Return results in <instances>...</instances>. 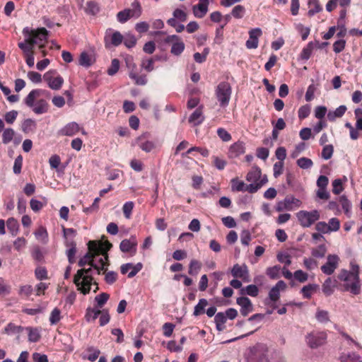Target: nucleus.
<instances>
[{
  "instance_id": "obj_43",
  "label": "nucleus",
  "mask_w": 362,
  "mask_h": 362,
  "mask_svg": "<svg viewBox=\"0 0 362 362\" xmlns=\"http://www.w3.org/2000/svg\"><path fill=\"white\" fill-rule=\"evenodd\" d=\"M101 311L99 309L88 308L86 310L85 318L87 322L94 321L98 318Z\"/></svg>"
},
{
  "instance_id": "obj_14",
  "label": "nucleus",
  "mask_w": 362,
  "mask_h": 362,
  "mask_svg": "<svg viewBox=\"0 0 362 362\" xmlns=\"http://www.w3.org/2000/svg\"><path fill=\"white\" fill-rule=\"evenodd\" d=\"M150 134L144 133L136 138V144L144 152L150 153L156 148L154 141L149 139Z\"/></svg>"
},
{
  "instance_id": "obj_13",
  "label": "nucleus",
  "mask_w": 362,
  "mask_h": 362,
  "mask_svg": "<svg viewBox=\"0 0 362 362\" xmlns=\"http://www.w3.org/2000/svg\"><path fill=\"white\" fill-rule=\"evenodd\" d=\"M301 204V202L295 198L293 196L286 197L284 200L279 201L276 206V210L277 211H291L293 209V206L296 207H299Z\"/></svg>"
},
{
  "instance_id": "obj_7",
  "label": "nucleus",
  "mask_w": 362,
  "mask_h": 362,
  "mask_svg": "<svg viewBox=\"0 0 362 362\" xmlns=\"http://www.w3.org/2000/svg\"><path fill=\"white\" fill-rule=\"evenodd\" d=\"M296 218L303 228H309L320 218L317 209L312 211L301 210L296 213Z\"/></svg>"
},
{
  "instance_id": "obj_51",
  "label": "nucleus",
  "mask_w": 362,
  "mask_h": 362,
  "mask_svg": "<svg viewBox=\"0 0 362 362\" xmlns=\"http://www.w3.org/2000/svg\"><path fill=\"white\" fill-rule=\"evenodd\" d=\"M281 267L275 265L274 267H268L266 270L267 275L272 279H276L279 277Z\"/></svg>"
},
{
  "instance_id": "obj_38",
  "label": "nucleus",
  "mask_w": 362,
  "mask_h": 362,
  "mask_svg": "<svg viewBox=\"0 0 362 362\" xmlns=\"http://www.w3.org/2000/svg\"><path fill=\"white\" fill-rule=\"evenodd\" d=\"M208 305V300L205 298L199 299L198 303L194 306L193 315L199 316L205 313V308Z\"/></svg>"
},
{
  "instance_id": "obj_45",
  "label": "nucleus",
  "mask_w": 362,
  "mask_h": 362,
  "mask_svg": "<svg viewBox=\"0 0 362 362\" xmlns=\"http://www.w3.org/2000/svg\"><path fill=\"white\" fill-rule=\"evenodd\" d=\"M16 136V132L12 128H6L2 134V142L4 144L10 143Z\"/></svg>"
},
{
  "instance_id": "obj_33",
  "label": "nucleus",
  "mask_w": 362,
  "mask_h": 362,
  "mask_svg": "<svg viewBox=\"0 0 362 362\" xmlns=\"http://www.w3.org/2000/svg\"><path fill=\"white\" fill-rule=\"evenodd\" d=\"M318 44H319V42L317 41L308 42L307 46L303 49V50L300 53V58L303 60H305V61L309 59V58L310 57V56L312 54L313 50L314 49V48L315 47H317V45Z\"/></svg>"
},
{
  "instance_id": "obj_35",
  "label": "nucleus",
  "mask_w": 362,
  "mask_h": 362,
  "mask_svg": "<svg viewBox=\"0 0 362 362\" xmlns=\"http://www.w3.org/2000/svg\"><path fill=\"white\" fill-rule=\"evenodd\" d=\"M340 362H362L361 357L354 353L342 354L339 357Z\"/></svg>"
},
{
  "instance_id": "obj_20",
  "label": "nucleus",
  "mask_w": 362,
  "mask_h": 362,
  "mask_svg": "<svg viewBox=\"0 0 362 362\" xmlns=\"http://www.w3.org/2000/svg\"><path fill=\"white\" fill-rule=\"evenodd\" d=\"M236 303L240 306V313L243 316L245 317L249 313L252 312L253 305L250 298L247 297L242 296L236 299Z\"/></svg>"
},
{
  "instance_id": "obj_28",
  "label": "nucleus",
  "mask_w": 362,
  "mask_h": 362,
  "mask_svg": "<svg viewBox=\"0 0 362 362\" xmlns=\"http://www.w3.org/2000/svg\"><path fill=\"white\" fill-rule=\"evenodd\" d=\"M319 286L317 284H309L301 288L300 293L303 295V298L310 299L313 293L316 292Z\"/></svg>"
},
{
  "instance_id": "obj_46",
  "label": "nucleus",
  "mask_w": 362,
  "mask_h": 362,
  "mask_svg": "<svg viewBox=\"0 0 362 362\" xmlns=\"http://www.w3.org/2000/svg\"><path fill=\"white\" fill-rule=\"evenodd\" d=\"M87 356L85 357L88 361L93 362L95 361L99 356L100 354V351L95 348L94 346H89L86 349Z\"/></svg>"
},
{
  "instance_id": "obj_34",
  "label": "nucleus",
  "mask_w": 362,
  "mask_h": 362,
  "mask_svg": "<svg viewBox=\"0 0 362 362\" xmlns=\"http://www.w3.org/2000/svg\"><path fill=\"white\" fill-rule=\"evenodd\" d=\"M308 4L309 6L308 16L309 17H312L322 11V7L320 6L318 0H308Z\"/></svg>"
},
{
  "instance_id": "obj_15",
  "label": "nucleus",
  "mask_w": 362,
  "mask_h": 362,
  "mask_svg": "<svg viewBox=\"0 0 362 362\" xmlns=\"http://www.w3.org/2000/svg\"><path fill=\"white\" fill-rule=\"evenodd\" d=\"M339 257L337 255H329L327 257V262L321 267V271L326 275H332L338 267Z\"/></svg>"
},
{
  "instance_id": "obj_52",
  "label": "nucleus",
  "mask_w": 362,
  "mask_h": 362,
  "mask_svg": "<svg viewBox=\"0 0 362 362\" xmlns=\"http://www.w3.org/2000/svg\"><path fill=\"white\" fill-rule=\"evenodd\" d=\"M35 238L41 240L44 243H47L48 240V233L45 228L40 227L35 232Z\"/></svg>"
},
{
  "instance_id": "obj_5",
  "label": "nucleus",
  "mask_w": 362,
  "mask_h": 362,
  "mask_svg": "<svg viewBox=\"0 0 362 362\" xmlns=\"http://www.w3.org/2000/svg\"><path fill=\"white\" fill-rule=\"evenodd\" d=\"M268 182L267 176H264L259 183H250L245 185L242 180L238 178H233L231 180V189L233 192H245L247 191L251 194L257 192L260 188L262 187Z\"/></svg>"
},
{
  "instance_id": "obj_61",
  "label": "nucleus",
  "mask_w": 362,
  "mask_h": 362,
  "mask_svg": "<svg viewBox=\"0 0 362 362\" xmlns=\"http://www.w3.org/2000/svg\"><path fill=\"white\" fill-rule=\"evenodd\" d=\"M327 226L330 233L338 231L340 228V221L337 218H332L329 220Z\"/></svg>"
},
{
  "instance_id": "obj_8",
  "label": "nucleus",
  "mask_w": 362,
  "mask_h": 362,
  "mask_svg": "<svg viewBox=\"0 0 362 362\" xmlns=\"http://www.w3.org/2000/svg\"><path fill=\"white\" fill-rule=\"evenodd\" d=\"M95 255L88 252L83 256L78 261V264L80 267H83L87 264H90L96 271V274H100L103 270H107L106 263L104 262L103 257H100L98 262L96 263L95 260Z\"/></svg>"
},
{
  "instance_id": "obj_25",
  "label": "nucleus",
  "mask_w": 362,
  "mask_h": 362,
  "mask_svg": "<svg viewBox=\"0 0 362 362\" xmlns=\"http://www.w3.org/2000/svg\"><path fill=\"white\" fill-rule=\"evenodd\" d=\"M79 125L75 122H71L68 123L66 126H64L60 130V133L64 136H71L76 134L78 132H79Z\"/></svg>"
},
{
  "instance_id": "obj_49",
  "label": "nucleus",
  "mask_w": 362,
  "mask_h": 362,
  "mask_svg": "<svg viewBox=\"0 0 362 362\" xmlns=\"http://www.w3.org/2000/svg\"><path fill=\"white\" fill-rule=\"evenodd\" d=\"M334 146L332 144L325 145L321 152V157L324 160H329L332 157Z\"/></svg>"
},
{
  "instance_id": "obj_54",
  "label": "nucleus",
  "mask_w": 362,
  "mask_h": 362,
  "mask_svg": "<svg viewBox=\"0 0 362 362\" xmlns=\"http://www.w3.org/2000/svg\"><path fill=\"white\" fill-rule=\"evenodd\" d=\"M110 296L107 293H101L95 297V301L97 303V307L101 308L107 303Z\"/></svg>"
},
{
  "instance_id": "obj_48",
  "label": "nucleus",
  "mask_w": 362,
  "mask_h": 362,
  "mask_svg": "<svg viewBox=\"0 0 362 362\" xmlns=\"http://www.w3.org/2000/svg\"><path fill=\"white\" fill-rule=\"evenodd\" d=\"M297 165L301 169H309L313 167V162L310 158L302 157L297 160Z\"/></svg>"
},
{
  "instance_id": "obj_58",
  "label": "nucleus",
  "mask_w": 362,
  "mask_h": 362,
  "mask_svg": "<svg viewBox=\"0 0 362 362\" xmlns=\"http://www.w3.org/2000/svg\"><path fill=\"white\" fill-rule=\"evenodd\" d=\"M245 13V7L242 5H237L233 8V10L231 11V15L234 18L239 19V18H242L244 16Z\"/></svg>"
},
{
  "instance_id": "obj_44",
  "label": "nucleus",
  "mask_w": 362,
  "mask_h": 362,
  "mask_svg": "<svg viewBox=\"0 0 362 362\" xmlns=\"http://www.w3.org/2000/svg\"><path fill=\"white\" fill-rule=\"evenodd\" d=\"M129 76L130 78L135 81L136 85L144 86L147 83L146 76L145 75L138 76L137 74L133 70L129 71Z\"/></svg>"
},
{
  "instance_id": "obj_40",
  "label": "nucleus",
  "mask_w": 362,
  "mask_h": 362,
  "mask_svg": "<svg viewBox=\"0 0 362 362\" xmlns=\"http://www.w3.org/2000/svg\"><path fill=\"white\" fill-rule=\"evenodd\" d=\"M7 228L13 236L18 234L19 230V224L18 221L14 218H9L6 221Z\"/></svg>"
},
{
  "instance_id": "obj_60",
  "label": "nucleus",
  "mask_w": 362,
  "mask_h": 362,
  "mask_svg": "<svg viewBox=\"0 0 362 362\" xmlns=\"http://www.w3.org/2000/svg\"><path fill=\"white\" fill-rule=\"evenodd\" d=\"M310 113V105L308 104L301 106L298 111V115L300 119L307 118L309 116Z\"/></svg>"
},
{
  "instance_id": "obj_21",
  "label": "nucleus",
  "mask_w": 362,
  "mask_h": 362,
  "mask_svg": "<svg viewBox=\"0 0 362 362\" xmlns=\"http://www.w3.org/2000/svg\"><path fill=\"white\" fill-rule=\"evenodd\" d=\"M267 176L266 175H262L261 169L257 166L254 165L252 169L247 173L246 175V180L251 183H259L263 177Z\"/></svg>"
},
{
  "instance_id": "obj_26",
  "label": "nucleus",
  "mask_w": 362,
  "mask_h": 362,
  "mask_svg": "<svg viewBox=\"0 0 362 362\" xmlns=\"http://www.w3.org/2000/svg\"><path fill=\"white\" fill-rule=\"evenodd\" d=\"M337 280H332L330 277L327 278L322 286V292L325 296H331L334 293V288L337 286Z\"/></svg>"
},
{
  "instance_id": "obj_55",
  "label": "nucleus",
  "mask_w": 362,
  "mask_h": 362,
  "mask_svg": "<svg viewBox=\"0 0 362 362\" xmlns=\"http://www.w3.org/2000/svg\"><path fill=\"white\" fill-rule=\"evenodd\" d=\"M295 28L296 30L301 35V37L303 40H305L310 32V29L308 27H305L301 23H297L295 25Z\"/></svg>"
},
{
  "instance_id": "obj_11",
  "label": "nucleus",
  "mask_w": 362,
  "mask_h": 362,
  "mask_svg": "<svg viewBox=\"0 0 362 362\" xmlns=\"http://www.w3.org/2000/svg\"><path fill=\"white\" fill-rule=\"evenodd\" d=\"M327 340V334L325 332H312L305 336L307 345L311 349L317 347L325 344Z\"/></svg>"
},
{
  "instance_id": "obj_32",
  "label": "nucleus",
  "mask_w": 362,
  "mask_h": 362,
  "mask_svg": "<svg viewBox=\"0 0 362 362\" xmlns=\"http://www.w3.org/2000/svg\"><path fill=\"white\" fill-rule=\"evenodd\" d=\"M25 330L28 332V341L30 342H37L40 338V330L37 327H26Z\"/></svg>"
},
{
  "instance_id": "obj_24",
  "label": "nucleus",
  "mask_w": 362,
  "mask_h": 362,
  "mask_svg": "<svg viewBox=\"0 0 362 362\" xmlns=\"http://www.w3.org/2000/svg\"><path fill=\"white\" fill-rule=\"evenodd\" d=\"M204 120V116L202 112V107H197L189 116V122L192 124L194 126L201 124Z\"/></svg>"
},
{
  "instance_id": "obj_10",
  "label": "nucleus",
  "mask_w": 362,
  "mask_h": 362,
  "mask_svg": "<svg viewBox=\"0 0 362 362\" xmlns=\"http://www.w3.org/2000/svg\"><path fill=\"white\" fill-rule=\"evenodd\" d=\"M124 36L117 30L112 28L106 30L104 36V42L106 48L118 47L123 41Z\"/></svg>"
},
{
  "instance_id": "obj_6",
  "label": "nucleus",
  "mask_w": 362,
  "mask_h": 362,
  "mask_svg": "<svg viewBox=\"0 0 362 362\" xmlns=\"http://www.w3.org/2000/svg\"><path fill=\"white\" fill-rule=\"evenodd\" d=\"M232 94V88L229 83L223 81L218 83L215 90V95L219 105L222 107L228 105Z\"/></svg>"
},
{
  "instance_id": "obj_2",
  "label": "nucleus",
  "mask_w": 362,
  "mask_h": 362,
  "mask_svg": "<svg viewBox=\"0 0 362 362\" xmlns=\"http://www.w3.org/2000/svg\"><path fill=\"white\" fill-rule=\"evenodd\" d=\"M47 91L42 89H34L31 90L24 99V103L37 115H42L48 111V103L44 99L38 100L35 103L37 98L43 95Z\"/></svg>"
},
{
  "instance_id": "obj_1",
  "label": "nucleus",
  "mask_w": 362,
  "mask_h": 362,
  "mask_svg": "<svg viewBox=\"0 0 362 362\" xmlns=\"http://www.w3.org/2000/svg\"><path fill=\"white\" fill-rule=\"evenodd\" d=\"M350 270L342 269L337 275V279L342 282L340 285L342 291L350 292L357 296L361 293V285L359 277V266L354 262H350Z\"/></svg>"
},
{
  "instance_id": "obj_31",
  "label": "nucleus",
  "mask_w": 362,
  "mask_h": 362,
  "mask_svg": "<svg viewBox=\"0 0 362 362\" xmlns=\"http://www.w3.org/2000/svg\"><path fill=\"white\" fill-rule=\"evenodd\" d=\"M136 13L134 10L129 8L124 9L117 13V20L120 23H126L130 18L133 17Z\"/></svg>"
},
{
  "instance_id": "obj_3",
  "label": "nucleus",
  "mask_w": 362,
  "mask_h": 362,
  "mask_svg": "<svg viewBox=\"0 0 362 362\" xmlns=\"http://www.w3.org/2000/svg\"><path fill=\"white\" fill-rule=\"evenodd\" d=\"M93 267L88 269L82 268L78 269L74 277V283L84 295L88 294L90 291V286L93 282Z\"/></svg>"
},
{
  "instance_id": "obj_39",
  "label": "nucleus",
  "mask_w": 362,
  "mask_h": 362,
  "mask_svg": "<svg viewBox=\"0 0 362 362\" xmlns=\"http://www.w3.org/2000/svg\"><path fill=\"white\" fill-rule=\"evenodd\" d=\"M25 327L22 326H18L14 325L12 322H9L4 328V332L8 335L14 334H20L23 330H25Z\"/></svg>"
},
{
  "instance_id": "obj_22",
  "label": "nucleus",
  "mask_w": 362,
  "mask_h": 362,
  "mask_svg": "<svg viewBox=\"0 0 362 362\" xmlns=\"http://www.w3.org/2000/svg\"><path fill=\"white\" fill-rule=\"evenodd\" d=\"M137 243L134 238L123 240L119 245V249L123 252H131L134 255L136 252Z\"/></svg>"
},
{
  "instance_id": "obj_63",
  "label": "nucleus",
  "mask_w": 362,
  "mask_h": 362,
  "mask_svg": "<svg viewBox=\"0 0 362 362\" xmlns=\"http://www.w3.org/2000/svg\"><path fill=\"white\" fill-rule=\"evenodd\" d=\"M356 128L362 131V108L358 107L354 110Z\"/></svg>"
},
{
  "instance_id": "obj_16",
  "label": "nucleus",
  "mask_w": 362,
  "mask_h": 362,
  "mask_svg": "<svg viewBox=\"0 0 362 362\" xmlns=\"http://www.w3.org/2000/svg\"><path fill=\"white\" fill-rule=\"evenodd\" d=\"M230 273L234 278L241 279L244 282L250 281L249 269L245 264L242 265L238 264H234L230 270Z\"/></svg>"
},
{
  "instance_id": "obj_56",
  "label": "nucleus",
  "mask_w": 362,
  "mask_h": 362,
  "mask_svg": "<svg viewBox=\"0 0 362 362\" xmlns=\"http://www.w3.org/2000/svg\"><path fill=\"white\" fill-rule=\"evenodd\" d=\"M339 203L341 204L342 209L344 211V213L349 216L350 214V209L351 208V204L349 199L346 198V196L342 195L339 197Z\"/></svg>"
},
{
  "instance_id": "obj_64",
  "label": "nucleus",
  "mask_w": 362,
  "mask_h": 362,
  "mask_svg": "<svg viewBox=\"0 0 362 362\" xmlns=\"http://www.w3.org/2000/svg\"><path fill=\"white\" fill-rule=\"evenodd\" d=\"M326 251V247L325 245H320L317 248L313 249L311 254L315 257L322 258L325 257Z\"/></svg>"
},
{
  "instance_id": "obj_47",
  "label": "nucleus",
  "mask_w": 362,
  "mask_h": 362,
  "mask_svg": "<svg viewBox=\"0 0 362 362\" xmlns=\"http://www.w3.org/2000/svg\"><path fill=\"white\" fill-rule=\"evenodd\" d=\"M315 318L320 323H327L329 321V313L325 310L317 309Z\"/></svg>"
},
{
  "instance_id": "obj_19",
  "label": "nucleus",
  "mask_w": 362,
  "mask_h": 362,
  "mask_svg": "<svg viewBox=\"0 0 362 362\" xmlns=\"http://www.w3.org/2000/svg\"><path fill=\"white\" fill-rule=\"evenodd\" d=\"M262 30L259 28H252L249 31V39L245 46L247 49H256L258 47L259 37L262 35Z\"/></svg>"
},
{
  "instance_id": "obj_30",
  "label": "nucleus",
  "mask_w": 362,
  "mask_h": 362,
  "mask_svg": "<svg viewBox=\"0 0 362 362\" xmlns=\"http://www.w3.org/2000/svg\"><path fill=\"white\" fill-rule=\"evenodd\" d=\"M346 110V106L341 105L339 106L335 110L329 111L327 113V119L329 121L333 122L337 118L341 117L345 114Z\"/></svg>"
},
{
  "instance_id": "obj_37",
  "label": "nucleus",
  "mask_w": 362,
  "mask_h": 362,
  "mask_svg": "<svg viewBox=\"0 0 362 362\" xmlns=\"http://www.w3.org/2000/svg\"><path fill=\"white\" fill-rule=\"evenodd\" d=\"M37 123L35 120L33 119H25L21 126V129L24 133H29L34 132L36 129Z\"/></svg>"
},
{
  "instance_id": "obj_4",
  "label": "nucleus",
  "mask_w": 362,
  "mask_h": 362,
  "mask_svg": "<svg viewBox=\"0 0 362 362\" xmlns=\"http://www.w3.org/2000/svg\"><path fill=\"white\" fill-rule=\"evenodd\" d=\"M25 36H28V42L32 45H40V49L44 47L45 43L48 38L49 32L45 28H39L35 30H30L28 28H25L23 30Z\"/></svg>"
},
{
  "instance_id": "obj_57",
  "label": "nucleus",
  "mask_w": 362,
  "mask_h": 362,
  "mask_svg": "<svg viewBox=\"0 0 362 362\" xmlns=\"http://www.w3.org/2000/svg\"><path fill=\"white\" fill-rule=\"evenodd\" d=\"M293 279L300 283H305L308 279V274L303 270L298 269L294 272Z\"/></svg>"
},
{
  "instance_id": "obj_41",
  "label": "nucleus",
  "mask_w": 362,
  "mask_h": 362,
  "mask_svg": "<svg viewBox=\"0 0 362 362\" xmlns=\"http://www.w3.org/2000/svg\"><path fill=\"white\" fill-rule=\"evenodd\" d=\"M240 293L242 295L246 294L252 297H257L259 294V288L256 285L250 284L241 288Z\"/></svg>"
},
{
  "instance_id": "obj_36",
  "label": "nucleus",
  "mask_w": 362,
  "mask_h": 362,
  "mask_svg": "<svg viewBox=\"0 0 362 362\" xmlns=\"http://www.w3.org/2000/svg\"><path fill=\"white\" fill-rule=\"evenodd\" d=\"M185 47V44L180 37L172 45L170 52L175 56H179L183 52Z\"/></svg>"
},
{
  "instance_id": "obj_50",
  "label": "nucleus",
  "mask_w": 362,
  "mask_h": 362,
  "mask_svg": "<svg viewBox=\"0 0 362 362\" xmlns=\"http://www.w3.org/2000/svg\"><path fill=\"white\" fill-rule=\"evenodd\" d=\"M100 11V7L98 3L95 1H88L86 4V12L90 15H96Z\"/></svg>"
},
{
  "instance_id": "obj_59",
  "label": "nucleus",
  "mask_w": 362,
  "mask_h": 362,
  "mask_svg": "<svg viewBox=\"0 0 362 362\" xmlns=\"http://www.w3.org/2000/svg\"><path fill=\"white\" fill-rule=\"evenodd\" d=\"M61 320V311L59 308H55L51 312L49 322L51 325L57 324Z\"/></svg>"
},
{
  "instance_id": "obj_42",
  "label": "nucleus",
  "mask_w": 362,
  "mask_h": 362,
  "mask_svg": "<svg viewBox=\"0 0 362 362\" xmlns=\"http://www.w3.org/2000/svg\"><path fill=\"white\" fill-rule=\"evenodd\" d=\"M202 268V264L196 259L190 261L189 264L188 273L192 276H197Z\"/></svg>"
},
{
  "instance_id": "obj_17",
  "label": "nucleus",
  "mask_w": 362,
  "mask_h": 362,
  "mask_svg": "<svg viewBox=\"0 0 362 362\" xmlns=\"http://www.w3.org/2000/svg\"><path fill=\"white\" fill-rule=\"evenodd\" d=\"M267 349L264 344H257L252 349L251 362H268Z\"/></svg>"
},
{
  "instance_id": "obj_9",
  "label": "nucleus",
  "mask_w": 362,
  "mask_h": 362,
  "mask_svg": "<svg viewBox=\"0 0 362 362\" xmlns=\"http://www.w3.org/2000/svg\"><path fill=\"white\" fill-rule=\"evenodd\" d=\"M286 288V284L282 281H279L269 291L268 298L265 300L266 305H270L273 309H276V302L280 298V292L284 291Z\"/></svg>"
},
{
  "instance_id": "obj_53",
  "label": "nucleus",
  "mask_w": 362,
  "mask_h": 362,
  "mask_svg": "<svg viewBox=\"0 0 362 362\" xmlns=\"http://www.w3.org/2000/svg\"><path fill=\"white\" fill-rule=\"evenodd\" d=\"M78 62L79 64L84 67H89L92 64L91 58L86 52H83L80 54Z\"/></svg>"
},
{
  "instance_id": "obj_12",
  "label": "nucleus",
  "mask_w": 362,
  "mask_h": 362,
  "mask_svg": "<svg viewBox=\"0 0 362 362\" xmlns=\"http://www.w3.org/2000/svg\"><path fill=\"white\" fill-rule=\"evenodd\" d=\"M55 74H57L55 70H50L44 74L43 78L44 80L47 82L48 86L51 89L59 90L64 83V79L59 75L54 76Z\"/></svg>"
},
{
  "instance_id": "obj_27",
  "label": "nucleus",
  "mask_w": 362,
  "mask_h": 362,
  "mask_svg": "<svg viewBox=\"0 0 362 362\" xmlns=\"http://www.w3.org/2000/svg\"><path fill=\"white\" fill-rule=\"evenodd\" d=\"M30 254L33 259L38 262L42 263L44 262L45 255L46 254L45 250L42 249L38 245H35L31 248Z\"/></svg>"
},
{
  "instance_id": "obj_29",
  "label": "nucleus",
  "mask_w": 362,
  "mask_h": 362,
  "mask_svg": "<svg viewBox=\"0 0 362 362\" xmlns=\"http://www.w3.org/2000/svg\"><path fill=\"white\" fill-rule=\"evenodd\" d=\"M227 321V317L223 312H219L215 315L214 322L216 324V329L221 332L226 329L225 323Z\"/></svg>"
},
{
  "instance_id": "obj_18",
  "label": "nucleus",
  "mask_w": 362,
  "mask_h": 362,
  "mask_svg": "<svg viewBox=\"0 0 362 362\" xmlns=\"http://www.w3.org/2000/svg\"><path fill=\"white\" fill-rule=\"evenodd\" d=\"M214 0H211L213 1ZM210 0H199L197 4L192 6V13L196 18H202L208 12Z\"/></svg>"
},
{
  "instance_id": "obj_23",
  "label": "nucleus",
  "mask_w": 362,
  "mask_h": 362,
  "mask_svg": "<svg viewBox=\"0 0 362 362\" xmlns=\"http://www.w3.org/2000/svg\"><path fill=\"white\" fill-rule=\"evenodd\" d=\"M245 151V144L243 141H237L230 146L228 156L235 158L243 154Z\"/></svg>"
},
{
  "instance_id": "obj_62",
  "label": "nucleus",
  "mask_w": 362,
  "mask_h": 362,
  "mask_svg": "<svg viewBox=\"0 0 362 362\" xmlns=\"http://www.w3.org/2000/svg\"><path fill=\"white\" fill-rule=\"evenodd\" d=\"M122 42L127 48H132L136 44V39L134 35L128 34L124 37Z\"/></svg>"
}]
</instances>
